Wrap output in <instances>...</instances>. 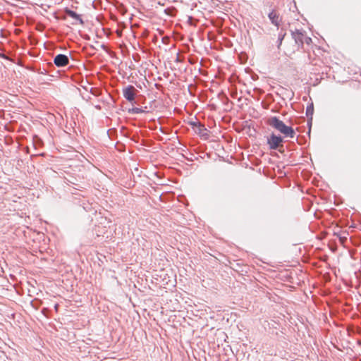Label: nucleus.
<instances>
[{
	"label": "nucleus",
	"instance_id": "nucleus-2",
	"mask_svg": "<svg viewBox=\"0 0 361 361\" xmlns=\"http://www.w3.org/2000/svg\"><path fill=\"white\" fill-rule=\"evenodd\" d=\"M291 36L295 44L300 47H302L304 44L310 45L312 43V39L306 35L305 30L299 29L291 30Z\"/></svg>",
	"mask_w": 361,
	"mask_h": 361
},
{
	"label": "nucleus",
	"instance_id": "nucleus-7",
	"mask_svg": "<svg viewBox=\"0 0 361 361\" xmlns=\"http://www.w3.org/2000/svg\"><path fill=\"white\" fill-rule=\"evenodd\" d=\"M65 12H66V15L68 16L69 17H71L76 20H78L81 25H82L84 23L80 16L79 14H78L76 12H75L72 10H70V9H66Z\"/></svg>",
	"mask_w": 361,
	"mask_h": 361
},
{
	"label": "nucleus",
	"instance_id": "nucleus-5",
	"mask_svg": "<svg viewBox=\"0 0 361 361\" xmlns=\"http://www.w3.org/2000/svg\"><path fill=\"white\" fill-rule=\"evenodd\" d=\"M54 64L58 67H63L68 64V57L64 54H58L54 59Z\"/></svg>",
	"mask_w": 361,
	"mask_h": 361
},
{
	"label": "nucleus",
	"instance_id": "nucleus-3",
	"mask_svg": "<svg viewBox=\"0 0 361 361\" xmlns=\"http://www.w3.org/2000/svg\"><path fill=\"white\" fill-rule=\"evenodd\" d=\"M282 142L283 138L279 135L272 134L267 138V144L271 149H276Z\"/></svg>",
	"mask_w": 361,
	"mask_h": 361
},
{
	"label": "nucleus",
	"instance_id": "nucleus-10",
	"mask_svg": "<svg viewBox=\"0 0 361 361\" xmlns=\"http://www.w3.org/2000/svg\"><path fill=\"white\" fill-rule=\"evenodd\" d=\"M206 129L204 128V126L199 125L198 126V133L200 134L204 135L203 132L205 131Z\"/></svg>",
	"mask_w": 361,
	"mask_h": 361
},
{
	"label": "nucleus",
	"instance_id": "nucleus-8",
	"mask_svg": "<svg viewBox=\"0 0 361 361\" xmlns=\"http://www.w3.org/2000/svg\"><path fill=\"white\" fill-rule=\"evenodd\" d=\"M313 112H314V106H313V104L311 103L310 105H308L307 106V109H306V115L307 116H311L313 115Z\"/></svg>",
	"mask_w": 361,
	"mask_h": 361
},
{
	"label": "nucleus",
	"instance_id": "nucleus-1",
	"mask_svg": "<svg viewBox=\"0 0 361 361\" xmlns=\"http://www.w3.org/2000/svg\"><path fill=\"white\" fill-rule=\"evenodd\" d=\"M267 124L280 132L286 137L293 138L295 135L294 129L292 127L286 126L276 116L270 117L267 120Z\"/></svg>",
	"mask_w": 361,
	"mask_h": 361
},
{
	"label": "nucleus",
	"instance_id": "nucleus-4",
	"mask_svg": "<svg viewBox=\"0 0 361 361\" xmlns=\"http://www.w3.org/2000/svg\"><path fill=\"white\" fill-rule=\"evenodd\" d=\"M135 89L132 85H128L123 90V97L130 102H132L135 99Z\"/></svg>",
	"mask_w": 361,
	"mask_h": 361
},
{
	"label": "nucleus",
	"instance_id": "nucleus-9",
	"mask_svg": "<svg viewBox=\"0 0 361 361\" xmlns=\"http://www.w3.org/2000/svg\"><path fill=\"white\" fill-rule=\"evenodd\" d=\"M130 112H131L133 114H141V113L144 112V111L140 108L135 107V108H133L132 109H130Z\"/></svg>",
	"mask_w": 361,
	"mask_h": 361
},
{
	"label": "nucleus",
	"instance_id": "nucleus-6",
	"mask_svg": "<svg viewBox=\"0 0 361 361\" xmlns=\"http://www.w3.org/2000/svg\"><path fill=\"white\" fill-rule=\"evenodd\" d=\"M269 18L273 25H274L277 27H279L281 18H280L279 14L276 11H272L271 13H269Z\"/></svg>",
	"mask_w": 361,
	"mask_h": 361
},
{
	"label": "nucleus",
	"instance_id": "nucleus-11",
	"mask_svg": "<svg viewBox=\"0 0 361 361\" xmlns=\"http://www.w3.org/2000/svg\"><path fill=\"white\" fill-rule=\"evenodd\" d=\"M283 37H284V35H279V42H280V44H281V42H282V40H283Z\"/></svg>",
	"mask_w": 361,
	"mask_h": 361
}]
</instances>
